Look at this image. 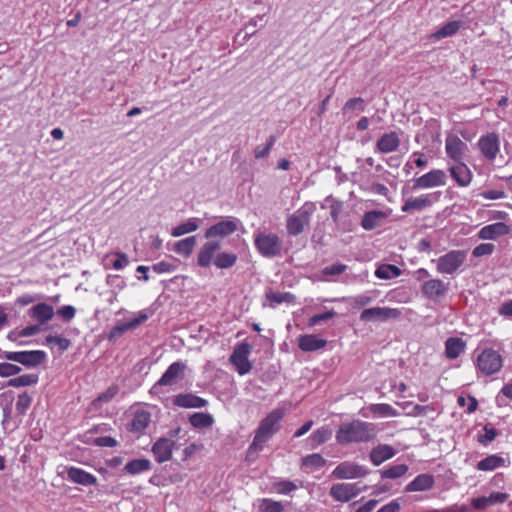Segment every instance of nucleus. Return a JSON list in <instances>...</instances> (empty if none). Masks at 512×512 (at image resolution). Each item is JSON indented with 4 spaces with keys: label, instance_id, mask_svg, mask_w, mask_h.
<instances>
[{
    "label": "nucleus",
    "instance_id": "1",
    "mask_svg": "<svg viewBox=\"0 0 512 512\" xmlns=\"http://www.w3.org/2000/svg\"><path fill=\"white\" fill-rule=\"evenodd\" d=\"M375 436V427L372 423L361 420L342 423L336 433V440L341 445L352 442H367Z\"/></svg>",
    "mask_w": 512,
    "mask_h": 512
},
{
    "label": "nucleus",
    "instance_id": "2",
    "mask_svg": "<svg viewBox=\"0 0 512 512\" xmlns=\"http://www.w3.org/2000/svg\"><path fill=\"white\" fill-rule=\"evenodd\" d=\"M283 416V410L275 409L260 422L255 432L253 442L248 448V455L256 454L262 449L263 445L279 430L280 421Z\"/></svg>",
    "mask_w": 512,
    "mask_h": 512
},
{
    "label": "nucleus",
    "instance_id": "3",
    "mask_svg": "<svg viewBox=\"0 0 512 512\" xmlns=\"http://www.w3.org/2000/svg\"><path fill=\"white\" fill-rule=\"evenodd\" d=\"M316 206L313 202H306L296 212L289 215L286 219V230L289 236H297L304 232L309 226L310 219Z\"/></svg>",
    "mask_w": 512,
    "mask_h": 512
},
{
    "label": "nucleus",
    "instance_id": "4",
    "mask_svg": "<svg viewBox=\"0 0 512 512\" xmlns=\"http://www.w3.org/2000/svg\"><path fill=\"white\" fill-rule=\"evenodd\" d=\"M254 244L258 252L266 258L276 257L282 251V241L275 233L260 232L256 234Z\"/></svg>",
    "mask_w": 512,
    "mask_h": 512
},
{
    "label": "nucleus",
    "instance_id": "5",
    "mask_svg": "<svg viewBox=\"0 0 512 512\" xmlns=\"http://www.w3.org/2000/svg\"><path fill=\"white\" fill-rule=\"evenodd\" d=\"M503 365L501 355L493 349H484L477 356V367L486 376L497 373Z\"/></svg>",
    "mask_w": 512,
    "mask_h": 512
},
{
    "label": "nucleus",
    "instance_id": "6",
    "mask_svg": "<svg viewBox=\"0 0 512 512\" xmlns=\"http://www.w3.org/2000/svg\"><path fill=\"white\" fill-rule=\"evenodd\" d=\"M466 260V253L453 250L437 259V270L442 274H453Z\"/></svg>",
    "mask_w": 512,
    "mask_h": 512
},
{
    "label": "nucleus",
    "instance_id": "7",
    "mask_svg": "<svg viewBox=\"0 0 512 512\" xmlns=\"http://www.w3.org/2000/svg\"><path fill=\"white\" fill-rule=\"evenodd\" d=\"M3 356L7 360L18 362L27 367H36L46 358L45 352L40 350L5 352Z\"/></svg>",
    "mask_w": 512,
    "mask_h": 512
},
{
    "label": "nucleus",
    "instance_id": "8",
    "mask_svg": "<svg viewBox=\"0 0 512 512\" xmlns=\"http://www.w3.org/2000/svg\"><path fill=\"white\" fill-rule=\"evenodd\" d=\"M251 351V345L243 342L236 346L230 356V362L236 367L240 375L247 374L252 369V365L248 360Z\"/></svg>",
    "mask_w": 512,
    "mask_h": 512
},
{
    "label": "nucleus",
    "instance_id": "9",
    "mask_svg": "<svg viewBox=\"0 0 512 512\" xmlns=\"http://www.w3.org/2000/svg\"><path fill=\"white\" fill-rule=\"evenodd\" d=\"M369 470L359 464L350 461H344L338 464L332 472L337 479H355L365 477Z\"/></svg>",
    "mask_w": 512,
    "mask_h": 512
},
{
    "label": "nucleus",
    "instance_id": "10",
    "mask_svg": "<svg viewBox=\"0 0 512 512\" xmlns=\"http://www.w3.org/2000/svg\"><path fill=\"white\" fill-rule=\"evenodd\" d=\"M401 315V311L396 308L389 307H373L365 309L360 314L362 321H386L388 319H397Z\"/></svg>",
    "mask_w": 512,
    "mask_h": 512
},
{
    "label": "nucleus",
    "instance_id": "11",
    "mask_svg": "<svg viewBox=\"0 0 512 512\" xmlns=\"http://www.w3.org/2000/svg\"><path fill=\"white\" fill-rule=\"evenodd\" d=\"M361 492L357 484L338 483L330 488V495L340 502H348Z\"/></svg>",
    "mask_w": 512,
    "mask_h": 512
},
{
    "label": "nucleus",
    "instance_id": "12",
    "mask_svg": "<svg viewBox=\"0 0 512 512\" xmlns=\"http://www.w3.org/2000/svg\"><path fill=\"white\" fill-rule=\"evenodd\" d=\"M175 442L169 438L161 437L152 446V453L158 463L171 459Z\"/></svg>",
    "mask_w": 512,
    "mask_h": 512
},
{
    "label": "nucleus",
    "instance_id": "13",
    "mask_svg": "<svg viewBox=\"0 0 512 512\" xmlns=\"http://www.w3.org/2000/svg\"><path fill=\"white\" fill-rule=\"evenodd\" d=\"M467 150V145L458 136L450 134L445 140V151L448 157L454 161H462Z\"/></svg>",
    "mask_w": 512,
    "mask_h": 512
},
{
    "label": "nucleus",
    "instance_id": "14",
    "mask_svg": "<svg viewBox=\"0 0 512 512\" xmlns=\"http://www.w3.org/2000/svg\"><path fill=\"white\" fill-rule=\"evenodd\" d=\"M446 174L442 170H431L415 180L413 189L417 188H431L436 186H442L445 184Z\"/></svg>",
    "mask_w": 512,
    "mask_h": 512
},
{
    "label": "nucleus",
    "instance_id": "15",
    "mask_svg": "<svg viewBox=\"0 0 512 512\" xmlns=\"http://www.w3.org/2000/svg\"><path fill=\"white\" fill-rule=\"evenodd\" d=\"M481 153L489 160L495 159L499 152V137L496 133H488L478 141Z\"/></svg>",
    "mask_w": 512,
    "mask_h": 512
},
{
    "label": "nucleus",
    "instance_id": "16",
    "mask_svg": "<svg viewBox=\"0 0 512 512\" xmlns=\"http://www.w3.org/2000/svg\"><path fill=\"white\" fill-rule=\"evenodd\" d=\"M186 365L182 362L172 363L162 377L154 385V389L158 386H172L177 383L178 379L184 373Z\"/></svg>",
    "mask_w": 512,
    "mask_h": 512
},
{
    "label": "nucleus",
    "instance_id": "17",
    "mask_svg": "<svg viewBox=\"0 0 512 512\" xmlns=\"http://www.w3.org/2000/svg\"><path fill=\"white\" fill-rule=\"evenodd\" d=\"M238 228L237 221L223 220L208 228L205 232L206 238L226 237L233 234Z\"/></svg>",
    "mask_w": 512,
    "mask_h": 512
},
{
    "label": "nucleus",
    "instance_id": "18",
    "mask_svg": "<svg viewBox=\"0 0 512 512\" xmlns=\"http://www.w3.org/2000/svg\"><path fill=\"white\" fill-rule=\"evenodd\" d=\"M221 245L218 241H208L199 250L197 263L201 267H209L215 258V253L220 250Z\"/></svg>",
    "mask_w": 512,
    "mask_h": 512
},
{
    "label": "nucleus",
    "instance_id": "19",
    "mask_svg": "<svg viewBox=\"0 0 512 512\" xmlns=\"http://www.w3.org/2000/svg\"><path fill=\"white\" fill-rule=\"evenodd\" d=\"M508 498L509 495L507 493L493 492L488 497L473 498L471 505L476 510H484L491 505L504 503Z\"/></svg>",
    "mask_w": 512,
    "mask_h": 512
},
{
    "label": "nucleus",
    "instance_id": "20",
    "mask_svg": "<svg viewBox=\"0 0 512 512\" xmlns=\"http://www.w3.org/2000/svg\"><path fill=\"white\" fill-rule=\"evenodd\" d=\"M448 290V284L440 279H430L422 284L423 294L432 300L444 296Z\"/></svg>",
    "mask_w": 512,
    "mask_h": 512
},
{
    "label": "nucleus",
    "instance_id": "21",
    "mask_svg": "<svg viewBox=\"0 0 512 512\" xmlns=\"http://www.w3.org/2000/svg\"><path fill=\"white\" fill-rule=\"evenodd\" d=\"M510 232L511 228L507 224L497 222L481 228L479 231V238L485 240L496 239L498 237L508 235Z\"/></svg>",
    "mask_w": 512,
    "mask_h": 512
},
{
    "label": "nucleus",
    "instance_id": "22",
    "mask_svg": "<svg viewBox=\"0 0 512 512\" xmlns=\"http://www.w3.org/2000/svg\"><path fill=\"white\" fill-rule=\"evenodd\" d=\"M400 138L396 132L383 134L376 143V148L381 153H390L398 149Z\"/></svg>",
    "mask_w": 512,
    "mask_h": 512
},
{
    "label": "nucleus",
    "instance_id": "23",
    "mask_svg": "<svg viewBox=\"0 0 512 512\" xmlns=\"http://www.w3.org/2000/svg\"><path fill=\"white\" fill-rule=\"evenodd\" d=\"M173 404L183 408H202L207 405V401L194 394H178L173 398Z\"/></svg>",
    "mask_w": 512,
    "mask_h": 512
},
{
    "label": "nucleus",
    "instance_id": "24",
    "mask_svg": "<svg viewBox=\"0 0 512 512\" xmlns=\"http://www.w3.org/2000/svg\"><path fill=\"white\" fill-rule=\"evenodd\" d=\"M29 315L36 320L39 325H43L53 318L54 309L46 303H39L29 310Z\"/></svg>",
    "mask_w": 512,
    "mask_h": 512
},
{
    "label": "nucleus",
    "instance_id": "25",
    "mask_svg": "<svg viewBox=\"0 0 512 512\" xmlns=\"http://www.w3.org/2000/svg\"><path fill=\"white\" fill-rule=\"evenodd\" d=\"M452 178L460 186H467L472 180V174L469 168L462 162L458 161L456 165L449 168Z\"/></svg>",
    "mask_w": 512,
    "mask_h": 512
},
{
    "label": "nucleus",
    "instance_id": "26",
    "mask_svg": "<svg viewBox=\"0 0 512 512\" xmlns=\"http://www.w3.org/2000/svg\"><path fill=\"white\" fill-rule=\"evenodd\" d=\"M395 455V450L387 444H379L370 452V460L375 466H379L384 461L391 459Z\"/></svg>",
    "mask_w": 512,
    "mask_h": 512
},
{
    "label": "nucleus",
    "instance_id": "27",
    "mask_svg": "<svg viewBox=\"0 0 512 512\" xmlns=\"http://www.w3.org/2000/svg\"><path fill=\"white\" fill-rule=\"evenodd\" d=\"M67 476L72 482L84 486H91L97 483V479L94 475L76 467H70L67 470Z\"/></svg>",
    "mask_w": 512,
    "mask_h": 512
},
{
    "label": "nucleus",
    "instance_id": "28",
    "mask_svg": "<svg viewBox=\"0 0 512 512\" xmlns=\"http://www.w3.org/2000/svg\"><path fill=\"white\" fill-rule=\"evenodd\" d=\"M434 477L430 474H420L406 487V492L426 491L434 486Z\"/></svg>",
    "mask_w": 512,
    "mask_h": 512
},
{
    "label": "nucleus",
    "instance_id": "29",
    "mask_svg": "<svg viewBox=\"0 0 512 512\" xmlns=\"http://www.w3.org/2000/svg\"><path fill=\"white\" fill-rule=\"evenodd\" d=\"M466 347L465 341L458 337H450L445 342V356L448 359H456L464 352Z\"/></svg>",
    "mask_w": 512,
    "mask_h": 512
},
{
    "label": "nucleus",
    "instance_id": "30",
    "mask_svg": "<svg viewBox=\"0 0 512 512\" xmlns=\"http://www.w3.org/2000/svg\"><path fill=\"white\" fill-rule=\"evenodd\" d=\"M151 421V415L145 410H137L130 423L129 430L132 432H143Z\"/></svg>",
    "mask_w": 512,
    "mask_h": 512
},
{
    "label": "nucleus",
    "instance_id": "31",
    "mask_svg": "<svg viewBox=\"0 0 512 512\" xmlns=\"http://www.w3.org/2000/svg\"><path fill=\"white\" fill-rule=\"evenodd\" d=\"M432 205V200L428 195L420 196L417 198H408L403 204L401 210L402 212H410V211H421L427 207Z\"/></svg>",
    "mask_w": 512,
    "mask_h": 512
},
{
    "label": "nucleus",
    "instance_id": "32",
    "mask_svg": "<svg viewBox=\"0 0 512 512\" xmlns=\"http://www.w3.org/2000/svg\"><path fill=\"white\" fill-rule=\"evenodd\" d=\"M327 341L316 335H304L299 338V348L303 351H315L325 347Z\"/></svg>",
    "mask_w": 512,
    "mask_h": 512
},
{
    "label": "nucleus",
    "instance_id": "33",
    "mask_svg": "<svg viewBox=\"0 0 512 512\" xmlns=\"http://www.w3.org/2000/svg\"><path fill=\"white\" fill-rule=\"evenodd\" d=\"M386 217V214L381 211H369L366 212L362 218L361 225L365 230H372L376 228L380 221Z\"/></svg>",
    "mask_w": 512,
    "mask_h": 512
},
{
    "label": "nucleus",
    "instance_id": "34",
    "mask_svg": "<svg viewBox=\"0 0 512 512\" xmlns=\"http://www.w3.org/2000/svg\"><path fill=\"white\" fill-rule=\"evenodd\" d=\"M505 459L498 455H490L477 463V469L480 471H492L498 467L504 466Z\"/></svg>",
    "mask_w": 512,
    "mask_h": 512
},
{
    "label": "nucleus",
    "instance_id": "35",
    "mask_svg": "<svg viewBox=\"0 0 512 512\" xmlns=\"http://www.w3.org/2000/svg\"><path fill=\"white\" fill-rule=\"evenodd\" d=\"M150 468L151 462L148 459H134L125 465L124 470L128 474L134 475L148 471Z\"/></svg>",
    "mask_w": 512,
    "mask_h": 512
},
{
    "label": "nucleus",
    "instance_id": "36",
    "mask_svg": "<svg viewBox=\"0 0 512 512\" xmlns=\"http://www.w3.org/2000/svg\"><path fill=\"white\" fill-rule=\"evenodd\" d=\"M196 245L195 236H190L175 243L174 251L183 256H189Z\"/></svg>",
    "mask_w": 512,
    "mask_h": 512
},
{
    "label": "nucleus",
    "instance_id": "37",
    "mask_svg": "<svg viewBox=\"0 0 512 512\" xmlns=\"http://www.w3.org/2000/svg\"><path fill=\"white\" fill-rule=\"evenodd\" d=\"M189 421L195 428H207L213 424L214 419L210 414L197 412L190 416Z\"/></svg>",
    "mask_w": 512,
    "mask_h": 512
},
{
    "label": "nucleus",
    "instance_id": "38",
    "mask_svg": "<svg viewBox=\"0 0 512 512\" xmlns=\"http://www.w3.org/2000/svg\"><path fill=\"white\" fill-rule=\"evenodd\" d=\"M237 261V255L234 253H219L214 258V265L220 269L232 267Z\"/></svg>",
    "mask_w": 512,
    "mask_h": 512
},
{
    "label": "nucleus",
    "instance_id": "39",
    "mask_svg": "<svg viewBox=\"0 0 512 512\" xmlns=\"http://www.w3.org/2000/svg\"><path fill=\"white\" fill-rule=\"evenodd\" d=\"M198 219H189L188 221L174 227L171 231L173 237H179L184 234L194 232L198 229Z\"/></svg>",
    "mask_w": 512,
    "mask_h": 512
},
{
    "label": "nucleus",
    "instance_id": "40",
    "mask_svg": "<svg viewBox=\"0 0 512 512\" xmlns=\"http://www.w3.org/2000/svg\"><path fill=\"white\" fill-rule=\"evenodd\" d=\"M400 274L401 270L392 264L380 265L375 271V275L380 279H391L398 277Z\"/></svg>",
    "mask_w": 512,
    "mask_h": 512
},
{
    "label": "nucleus",
    "instance_id": "41",
    "mask_svg": "<svg viewBox=\"0 0 512 512\" xmlns=\"http://www.w3.org/2000/svg\"><path fill=\"white\" fill-rule=\"evenodd\" d=\"M38 382V376L36 374H25L16 378H12L7 382V386L10 387H25L34 385Z\"/></svg>",
    "mask_w": 512,
    "mask_h": 512
},
{
    "label": "nucleus",
    "instance_id": "42",
    "mask_svg": "<svg viewBox=\"0 0 512 512\" xmlns=\"http://www.w3.org/2000/svg\"><path fill=\"white\" fill-rule=\"evenodd\" d=\"M462 26L461 21H450L442 26L435 34L436 39L454 35Z\"/></svg>",
    "mask_w": 512,
    "mask_h": 512
},
{
    "label": "nucleus",
    "instance_id": "43",
    "mask_svg": "<svg viewBox=\"0 0 512 512\" xmlns=\"http://www.w3.org/2000/svg\"><path fill=\"white\" fill-rule=\"evenodd\" d=\"M408 471V466L406 464H399L391 466L390 468L381 472L382 478L387 479H396L403 476Z\"/></svg>",
    "mask_w": 512,
    "mask_h": 512
},
{
    "label": "nucleus",
    "instance_id": "44",
    "mask_svg": "<svg viewBox=\"0 0 512 512\" xmlns=\"http://www.w3.org/2000/svg\"><path fill=\"white\" fill-rule=\"evenodd\" d=\"M259 509L261 512H283L284 507L281 502L271 499H263L260 503Z\"/></svg>",
    "mask_w": 512,
    "mask_h": 512
},
{
    "label": "nucleus",
    "instance_id": "45",
    "mask_svg": "<svg viewBox=\"0 0 512 512\" xmlns=\"http://www.w3.org/2000/svg\"><path fill=\"white\" fill-rule=\"evenodd\" d=\"M332 432L328 428H320L313 432L311 440L314 445H320L325 443L331 438Z\"/></svg>",
    "mask_w": 512,
    "mask_h": 512
},
{
    "label": "nucleus",
    "instance_id": "46",
    "mask_svg": "<svg viewBox=\"0 0 512 512\" xmlns=\"http://www.w3.org/2000/svg\"><path fill=\"white\" fill-rule=\"evenodd\" d=\"M32 403V398L26 392L18 396L16 402V410L19 414L23 415L26 413Z\"/></svg>",
    "mask_w": 512,
    "mask_h": 512
},
{
    "label": "nucleus",
    "instance_id": "47",
    "mask_svg": "<svg viewBox=\"0 0 512 512\" xmlns=\"http://www.w3.org/2000/svg\"><path fill=\"white\" fill-rule=\"evenodd\" d=\"M326 464V460L320 454H311L303 459V465L307 467H323Z\"/></svg>",
    "mask_w": 512,
    "mask_h": 512
},
{
    "label": "nucleus",
    "instance_id": "48",
    "mask_svg": "<svg viewBox=\"0 0 512 512\" xmlns=\"http://www.w3.org/2000/svg\"><path fill=\"white\" fill-rule=\"evenodd\" d=\"M371 411L374 414L382 416H397V411L392 408L389 404H374L371 406Z\"/></svg>",
    "mask_w": 512,
    "mask_h": 512
},
{
    "label": "nucleus",
    "instance_id": "49",
    "mask_svg": "<svg viewBox=\"0 0 512 512\" xmlns=\"http://www.w3.org/2000/svg\"><path fill=\"white\" fill-rule=\"evenodd\" d=\"M47 344H56L62 351L67 350L71 344L70 340L60 335H48L46 337Z\"/></svg>",
    "mask_w": 512,
    "mask_h": 512
},
{
    "label": "nucleus",
    "instance_id": "50",
    "mask_svg": "<svg viewBox=\"0 0 512 512\" xmlns=\"http://www.w3.org/2000/svg\"><path fill=\"white\" fill-rule=\"evenodd\" d=\"M21 367L11 363H0V376L9 377L21 372Z\"/></svg>",
    "mask_w": 512,
    "mask_h": 512
},
{
    "label": "nucleus",
    "instance_id": "51",
    "mask_svg": "<svg viewBox=\"0 0 512 512\" xmlns=\"http://www.w3.org/2000/svg\"><path fill=\"white\" fill-rule=\"evenodd\" d=\"M267 299L273 303L280 304L282 302H292L294 300V296L290 293L270 292L267 294Z\"/></svg>",
    "mask_w": 512,
    "mask_h": 512
},
{
    "label": "nucleus",
    "instance_id": "52",
    "mask_svg": "<svg viewBox=\"0 0 512 512\" xmlns=\"http://www.w3.org/2000/svg\"><path fill=\"white\" fill-rule=\"evenodd\" d=\"M363 103H364V100L360 97L349 99L343 106V112L347 113L352 110L363 111L364 110Z\"/></svg>",
    "mask_w": 512,
    "mask_h": 512
},
{
    "label": "nucleus",
    "instance_id": "53",
    "mask_svg": "<svg viewBox=\"0 0 512 512\" xmlns=\"http://www.w3.org/2000/svg\"><path fill=\"white\" fill-rule=\"evenodd\" d=\"M347 270V265L342 263H336L331 266H327L322 269V274L324 276H331V275H339L344 273Z\"/></svg>",
    "mask_w": 512,
    "mask_h": 512
},
{
    "label": "nucleus",
    "instance_id": "54",
    "mask_svg": "<svg viewBox=\"0 0 512 512\" xmlns=\"http://www.w3.org/2000/svg\"><path fill=\"white\" fill-rule=\"evenodd\" d=\"M494 248H495L494 244L483 243V244H480V245L476 246L473 249L472 254L475 257H481V256L490 255V254L493 253Z\"/></svg>",
    "mask_w": 512,
    "mask_h": 512
},
{
    "label": "nucleus",
    "instance_id": "55",
    "mask_svg": "<svg viewBox=\"0 0 512 512\" xmlns=\"http://www.w3.org/2000/svg\"><path fill=\"white\" fill-rule=\"evenodd\" d=\"M75 312V308L70 305L63 306L57 310V314L66 322L74 318Z\"/></svg>",
    "mask_w": 512,
    "mask_h": 512
},
{
    "label": "nucleus",
    "instance_id": "56",
    "mask_svg": "<svg viewBox=\"0 0 512 512\" xmlns=\"http://www.w3.org/2000/svg\"><path fill=\"white\" fill-rule=\"evenodd\" d=\"M342 212V203L337 200H332L330 205V215L335 224L339 221V215Z\"/></svg>",
    "mask_w": 512,
    "mask_h": 512
},
{
    "label": "nucleus",
    "instance_id": "57",
    "mask_svg": "<svg viewBox=\"0 0 512 512\" xmlns=\"http://www.w3.org/2000/svg\"><path fill=\"white\" fill-rule=\"evenodd\" d=\"M334 315H335V313L332 312V311H328V312H325V313H322V314H316V315H314V316H312L310 318L309 324L311 326L317 325V324H319L322 321H326V320H329V319L333 318Z\"/></svg>",
    "mask_w": 512,
    "mask_h": 512
},
{
    "label": "nucleus",
    "instance_id": "58",
    "mask_svg": "<svg viewBox=\"0 0 512 512\" xmlns=\"http://www.w3.org/2000/svg\"><path fill=\"white\" fill-rule=\"evenodd\" d=\"M94 444L100 447H115L117 445V441L110 436H102L97 437L94 440Z\"/></svg>",
    "mask_w": 512,
    "mask_h": 512
},
{
    "label": "nucleus",
    "instance_id": "59",
    "mask_svg": "<svg viewBox=\"0 0 512 512\" xmlns=\"http://www.w3.org/2000/svg\"><path fill=\"white\" fill-rule=\"evenodd\" d=\"M485 434L479 436L478 441L482 444L489 443L495 439L497 436V432L494 428H488L487 426L484 427Z\"/></svg>",
    "mask_w": 512,
    "mask_h": 512
},
{
    "label": "nucleus",
    "instance_id": "60",
    "mask_svg": "<svg viewBox=\"0 0 512 512\" xmlns=\"http://www.w3.org/2000/svg\"><path fill=\"white\" fill-rule=\"evenodd\" d=\"M277 491L282 494H288L296 489V485L290 481H281L276 484Z\"/></svg>",
    "mask_w": 512,
    "mask_h": 512
},
{
    "label": "nucleus",
    "instance_id": "61",
    "mask_svg": "<svg viewBox=\"0 0 512 512\" xmlns=\"http://www.w3.org/2000/svg\"><path fill=\"white\" fill-rule=\"evenodd\" d=\"M152 269L156 273H165V272L173 271L175 269V266L166 261H161L159 263L154 264Z\"/></svg>",
    "mask_w": 512,
    "mask_h": 512
},
{
    "label": "nucleus",
    "instance_id": "62",
    "mask_svg": "<svg viewBox=\"0 0 512 512\" xmlns=\"http://www.w3.org/2000/svg\"><path fill=\"white\" fill-rule=\"evenodd\" d=\"M480 195L489 200H497L504 198L505 192L502 190H485Z\"/></svg>",
    "mask_w": 512,
    "mask_h": 512
},
{
    "label": "nucleus",
    "instance_id": "63",
    "mask_svg": "<svg viewBox=\"0 0 512 512\" xmlns=\"http://www.w3.org/2000/svg\"><path fill=\"white\" fill-rule=\"evenodd\" d=\"M132 329H133V327H132V325L130 324V322H127V323H123V324L117 325V326H115V327L111 330L110 338L120 336V335H121V334H123L124 332H126V331H128V330H132Z\"/></svg>",
    "mask_w": 512,
    "mask_h": 512
},
{
    "label": "nucleus",
    "instance_id": "64",
    "mask_svg": "<svg viewBox=\"0 0 512 512\" xmlns=\"http://www.w3.org/2000/svg\"><path fill=\"white\" fill-rule=\"evenodd\" d=\"M117 259L113 261V267L116 270L124 268L128 264V257L122 252L116 253Z\"/></svg>",
    "mask_w": 512,
    "mask_h": 512
}]
</instances>
